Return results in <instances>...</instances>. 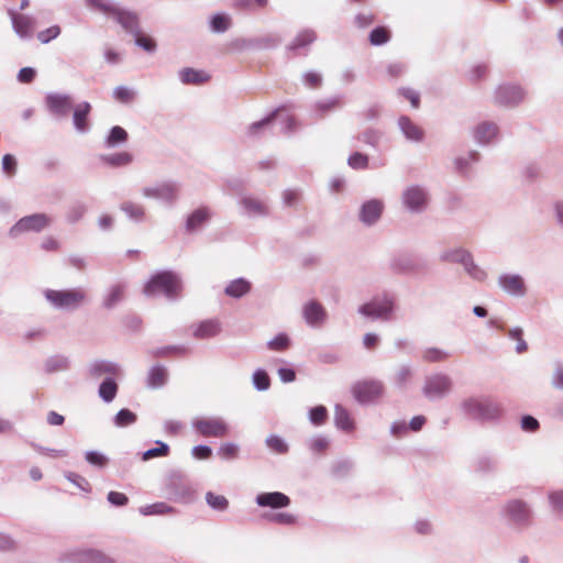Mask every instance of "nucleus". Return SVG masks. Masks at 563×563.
<instances>
[{"label":"nucleus","instance_id":"aec40b11","mask_svg":"<svg viewBox=\"0 0 563 563\" xmlns=\"http://www.w3.org/2000/svg\"><path fill=\"white\" fill-rule=\"evenodd\" d=\"M112 16L126 32L133 35L140 33L139 15L135 12L117 7Z\"/></svg>","mask_w":563,"mask_h":563},{"label":"nucleus","instance_id":"603ef678","mask_svg":"<svg viewBox=\"0 0 563 563\" xmlns=\"http://www.w3.org/2000/svg\"><path fill=\"white\" fill-rule=\"evenodd\" d=\"M172 511L173 508L166 503H155L140 508V512L143 516L165 515Z\"/></svg>","mask_w":563,"mask_h":563},{"label":"nucleus","instance_id":"39448f33","mask_svg":"<svg viewBox=\"0 0 563 563\" xmlns=\"http://www.w3.org/2000/svg\"><path fill=\"white\" fill-rule=\"evenodd\" d=\"M453 387L452 378L444 373H434L426 376L422 395L433 401L439 400L448 396Z\"/></svg>","mask_w":563,"mask_h":563},{"label":"nucleus","instance_id":"9b49d317","mask_svg":"<svg viewBox=\"0 0 563 563\" xmlns=\"http://www.w3.org/2000/svg\"><path fill=\"white\" fill-rule=\"evenodd\" d=\"M276 119H279V125H280L279 130L282 133H289V132L294 131V129H295L294 118L288 114L278 115L277 111H274L268 117H266L257 122L252 123L249 126V132H247L249 135H251V136L258 135L263 129L271 126Z\"/></svg>","mask_w":563,"mask_h":563},{"label":"nucleus","instance_id":"de8ad7c7","mask_svg":"<svg viewBox=\"0 0 563 563\" xmlns=\"http://www.w3.org/2000/svg\"><path fill=\"white\" fill-rule=\"evenodd\" d=\"M231 25V19L223 13H217L211 18L210 27L216 33L225 32Z\"/></svg>","mask_w":563,"mask_h":563},{"label":"nucleus","instance_id":"052dcab7","mask_svg":"<svg viewBox=\"0 0 563 563\" xmlns=\"http://www.w3.org/2000/svg\"><path fill=\"white\" fill-rule=\"evenodd\" d=\"M449 357V353L438 347H429L423 351L422 358L426 362H442Z\"/></svg>","mask_w":563,"mask_h":563},{"label":"nucleus","instance_id":"cd10ccee","mask_svg":"<svg viewBox=\"0 0 563 563\" xmlns=\"http://www.w3.org/2000/svg\"><path fill=\"white\" fill-rule=\"evenodd\" d=\"M398 126L401 130L405 137L412 142H421L423 139V131L410 118L401 115L398 119Z\"/></svg>","mask_w":563,"mask_h":563},{"label":"nucleus","instance_id":"a878e982","mask_svg":"<svg viewBox=\"0 0 563 563\" xmlns=\"http://www.w3.org/2000/svg\"><path fill=\"white\" fill-rule=\"evenodd\" d=\"M302 312L306 322L312 327L321 324L327 316L323 307L316 301L306 303Z\"/></svg>","mask_w":563,"mask_h":563},{"label":"nucleus","instance_id":"0e129e2a","mask_svg":"<svg viewBox=\"0 0 563 563\" xmlns=\"http://www.w3.org/2000/svg\"><path fill=\"white\" fill-rule=\"evenodd\" d=\"M267 346L272 351H285L289 346V338L285 333H279L267 342Z\"/></svg>","mask_w":563,"mask_h":563},{"label":"nucleus","instance_id":"f704fd0d","mask_svg":"<svg viewBox=\"0 0 563 563\" xmlns=\"http://www.w3.org/2000/svg\"><path fill=\"white\" fill-rule=\"evenodd\" d=\"M100 159L111 167H122L130 165L133 161V156L129 152H120L108 155H101Z\"/></svg>","mask_w":563,"mask_h":563},{"label":"nucleus","instance_id":"5fc2aeb1","mask_svg":"<svg viewBox=\"0 0 563 563\" xmlns=\"http://www.w3.org/2000/svg\"><path fill=\"white\" fill-rule=\"evenodd\" d=\"M86 5L92 10L100 11L106 14H111L114 12L117 5L109 0H85Z\"/></svg>","mask_w":563,"mask_h":563},{"label":"nucleus","instance_id":"bf43d9fd","mask_svg":"<svg viewBox=\"0 0 563 563\" xmlns=\"http://www.w3.org/2000/svg\"><path fill=\"white\" fill-rule=\"evenodd\" d=\"M347 165L353 169H366L368 167V156L354 152L347 158Z\"/></svg>","mask_w":563,"mask_h":563},{"label":"nucleus","instance_id":"79ce46f5","mask_svg":"<svg viewBox=\"0 0 563 563\" xmlns=\"http://www.w3.org/2000/svg\"><path fill=\"white\" fill-rule=\"evenodd\" d=\"M471 253L464 249L446 250L440 254V260L448 263L464 264Z\"/></svg>","mask_w":563,"mask_h":563},{"label":"nucleus","instance_id":"393cba45","mask_svg":"<svg viewBox=\"0 0 563 563\" xmlns=\"http://www.w3.org/2000/svg\"><path fill=\"white\" fill-rule=\"evenodd\" d=\"M211 218V211L207 207H201L192 211L186 220V231L191 233L200 229Z\"/></svg>","mask_w":563,"mask_h":563},{"label":"nucleus","instance_id":"9d476101","mask_svg":"<svg viewBox=\"0 0 563 563\" xmlns=\"http://www.w3.org/2000/svg\"><path fill=\"white\" fill-rule=\"evenodd\" d=\"M352 391L360 404H369L383 396L384 385L379 380L358 382L353 386Z\"/></svg>","mask_w":563,"mask_h":563},{"label":"nucleus","instance_id":"c03bdc74","mask_svg":"<svg viewBox=\"0 0 563 563\" xmlns=\"http://www.w3.org/2000/svg\"><path fill=\"white\" fill-rule=\"evenodd\" d=\"M382 136H383L382 131H379L377 129L368 128L365 131H363L362 133H360L356 137L358 141H361L372 147H377L382 140Z\"/></svg>","mask_w":563,"mask_h":563},{"label":"nucleus","instance_id":"f03ea898","mask_svg":"<svg viewBox=\"0 0 563 563\" xmlns=\"http://www.w3.org/2000/svg\"><path fill=\"white\" fill-rule=\"evenodd\" d=\"M181 290L179 276L170 271L155 274L145 285L144 294L154 297L163 294L168 299H174Z\"/></svg>","mask_w":563,"mask_h":563},{"label":"nucleus","instance_id":"774afa93","mask_svg":"<svg viewBox=\"0 0 563 563\" xmlns=\"http://www.w3.org/2000/svg\"><path fill=\"white\" fill-rule=\"evenodd\" d=\"M86 461L97 467H104L108 464V457L98 451H87Z\"/></svg>","mask_w":563,"mask_h":563},{"label":"nucleus","instance_id":"dca6fc26","mask_svg":"<svg viewBox=\"0 0 563 563\" xmlns=\"http://www.w3.org/2000/svg\"><path fill=\"white\" fill-rule=\"evenodd\" d=\"M384 207L380 199H369L363 202L358 212L360 221L367 227L374 225L380 219Z\"/></svg>","mask_w":563,"mask_h":563},{"label":"nucleus","instance_id":"6e6d98bb","mask_svg":"<svg viewBox=\"0 0 563 563\" xmlns=\"http://www.w3.org/2000/svg\"><path fill=\"white\" fill-rule=\"evenodd\" d=\"M156 446L145 451L142 455L143 461H148L156 456H166L169 453V446L162 441L155 442Z\"/></svg>","mask_w":563,"mask_h":563},{"label":"nucleus","instance_id":"864d4df0","mask_svg":"<svg viewBox=\"0 0 563 563\" xmlns=\"http://www.w3.org/2000/svg\"><path fill=\"white\" fill-rule=\"evenodd\" d=\"M265 442L267 448L274 451L275 453L285 454L288 452V444L279 435L271 434L269 437L266 438Z\"/></svg>","mask_w":563,"mask_h":563},{"label":"nucleus","instance_id":"4d7b16f0","mask_svg":"<svg viewBox=\"0 0 563 563\" xmlns=\"http://www.w3.org/2000/svg\"><path fill=\"white\" fill-rule=\"evenodd\" d=\"M478 158L479 155L477 152H470L466 156L455 159V168L459 173L466 175L468 165L477 162Z\"/></svg>","mask_w":563,"mask_h":563},{"label":"nucleus","instance_id":"13d9d810","mask_svg":"<svg viewBox=\"0 0 563 563\" xmlns=\"http://www.w3.org/2000/svg\"><path fill=\"white\" fill-rule=\"evenodd\" d=\"M264 518L282 526H292L297 521L294 515L287 512L267 514Z\"/></svg>","mask_w":563,"mask_h":563},{"label":"nucleus","instance_id":"4be33fe9","mask_svg":"<svg viewBox=\"0 0 563 563\" xmlns=\"http://www.w3.org/2000/svg\"><path fill=\"white\" fill-rule=\"evenodd\" d=\"M498 135V126L494 122H481L473 131V137L481 145L490 144Z\"/></svg>","mask_w":563,"mask_h":563},{"label":"nucleus","instance_id":"e2e57ef3","mask_svg":"<svg viewBox=\"0 0 563 563\" xmlns=\"http://www.w3.org/2000/svg\"><path fill=\"white\" fill-rule=\"evenodd\" d=\"M548 498L552 510L563 516V489L549 493Z\"/></svg>","mask_w":563,"mask_h":563},{"label":"nucleus","instance_id":"f8f14e48","mask_svg":"<svg viewBox=\"0 0 563 563\" xmlns=\"http://www.w3.org/2000/svg\"><path fill=\"white\" fill-rule=\"evenodd\" d=\"M317 40V34L311 29H305L298 32L294 40L286 46L288 57L307 56L309 45Z\"/></svg>","mask_w":563,"mask_h":563},{"label":"nucleus","instance_id":"7c9ffc66","mask_svg":"<svg viewBox=\"0 0 563 563\" xmlns=\"http://www.w3.org/2000/svg\"><path fill=\"white\" fill-rule=\"evenodd\" d=\"M220 332V324L217 320H205L200 322L194 331L197 339H209L216 336Z\"/></svg>","mask_w":563,"mask_h":563},{"label":"nucleus","instance_id":"6ab92c4d","mask_svg":"<svg viewBox=\"0 0 563 563\" xmlns=\"http://www.w3.org/2000/svg\"><path fill=\"white\" fill-rule=\"evenodd\" d=\"M498 285L507 294L522 297L526 294L523 278L518 274H503L498 278Z\"/></svg>","mask_w":563,"mask_h":563},{"label":"nucleus","instance_id":"5701e85b","mask_svg":"<svg viewBox=\"0 0 563 563\" xmlns=\"http://www.w3.org/2000/svg\"><path fill=\"white\" fill-rule=\"evenodd\" d=\"M91 111V106L87 101L76 104L73 113V123L77 132L86 133L89 131L88 115Z\"/></svg>","mask_w":563,"mask_h":563},{"label":"nucleus","instance_id":"e433bc0d","mask_svg":"<svg viewBox=\"0 0 563 563\" xmlns=\"http://www.w3.org/2000/svg\"><path fill=\"white\" fill-rule=\"evenodd\" d=\"M117 393H118V384L115 383V380L113 378H106L99 386V390H98V394H99V397L104 401V402H111L115 396H117Z\"/></svg>","mask_w":563,"mask_h":563},{"label":"nucleus","instance_id":"69168bd1","mask_svg":"<svg viewBox=\"0 0 563 563\" xmlns=\"http://www.w3.org/2000/svg\"><path fill=\"white\" fill-rule=\"evenodd\" d=\"M218 454L224 460H233L239 455V446L235 443L227 442L220 445Z\"/></svg>","mask_w":563,"mask_h":563},{"label":"nucleus","instance_id":"c9c22d12","mask_svg":"<svg viewBox=\"0 0 563 563\" xmlns=\"http://www.w3.org/2000/svg\"><path fill=\"white\" fill-rule=\"evenodd\" d=\"M119 372L118 364L109 361H96L89 367V373L93 377H99L102 374L115 375Z\"/></svg>","mask_w":563,"mask_h":563},{"label":"nucleus","instance_id":"a211bd4d","mask_svg":"<svg viewBox=\"0 0 563 563\" xmlns=\"http://www.w3.org/2000/svg\"><path fill=\"white\" fill-rule=\"evenodd\" d=\"M239 206L242 209V213L247 217H266L269 214L267 202L252 196L242 197Z\"/></svg>","mask_w":563,"mask_h":563},{"label":"nucleus","instance_id":"680f3d73","mask_svg":"<svg viewBox=\"0 0 563 563\" xmlns=\"http://www.w3.org/2000/svg\"><path fill=\"white\" fill-rule=\"evenodd\" d=\"M328 418V410L324 406H317L310 409L309 420L314 426H322Z\"/></svg>","mask_w":563,"mask_h":563},{"label":"nucleus","instance_id":"473e14b6","mask_svg":"<svg viewBox=\"0 0 563 563\" xmlns=\"http://www.w3.org/2000/svg\"><path fill=\"white\" fill-rule=\"evenodd\" d=\"M189 353V349L185 345H167L163 347H156L148 351V354L154 357H167L170 355L185 356Z\"/></svg>","mask_w":563,"mask_h":563},{"label":"nucleus","instance_id":"ddd939ff","mask_svg":"<svg viewBox=\"0 0 563 563\" xmlns=\"http://www.w3.org/2000/svg\"><path fill=\"white\" fill-rule=\"evenodd\" d=\"M45 106L52 115L60 119L68 115L73 108V99L66 93L51 92L45 97Z\"/></svg>","mask_w":563,"mask_h":563},{"label":"nucleus","instance_id":"4c0bfd02","mask_svg":"<svg viewBox=\"0 0 563 563\" xmlns=\"http://www.w3.org/2000/svg\"><path fill=\"white\" fill-rule=\"evenodd\" d=\"M334 423L336 428L343 431H351L353 429V421L350 418V413L341 405H336L334 408Z\"/></svg>","mask_w":563,"mask_h":563},{"label":"nucleus","instance_id":"ea45409f","mask_svg":"<svg viewBox=\"0 0 563 563\" xmlns=\"http://www.w3.org/2000/svg\"><path fill=\"white\" fill-rule=\"evenodd\" d=\"M70 361L65 355H54L46 360L45 362V372L54 373L62 372L69 368Z\"/></svg>","mask_w":563,"mask_h":563},{"label":"nucleus","instance_id":"37998d69","mask_svg":"<svg viewBox=\"0 0 563 563\" xmlns=\"http://www.w3.org/2000/svg\"><path fill=\"white\" fill-rule=\"evenodd\" d=\"M207 505L216 511H225L229 508V500L223 495H217L212 492L206 494Z\"/></svg>","mask_w":563,"mask_h":563},{"label":"nucleus","instance_id":"49530a36","mask_svg":"<svg viewBox=\"0 0 563 563\" xmlns=\"http://www.w3.org/2000/svg\"><path fill=\"white\" fill-rule=\"evenodd\" d=\"M463 267L465 272L476 280H484L487 276L486 272L474 262L472 254L467 256Z\"/></svg>","mask_w":563,"mask_h":563},{"label":"nucleus","instance_id":"423d86ee","mask_svg":"<svg viewBox=\"0 0 563 563\" xmlns=\"http://www.w3.org/2000/svg\"><path fill=\"white\" fill-rule=\"evenodd\" d=\"M192 428L205 438H224L230 432V426L221 417L197 418Z\"/></svg>","mask_w":563,"mask_h":563},{"label":"nucleus","instance_id":"6e6552de","mask_svg":"<svg viewBox=\"0 0 563 563\" xmlns=\"http://www.w3.org/2000/svg\"><path fill=\"white\" fill-rule=\"evenodd\" d=\"M145 198L156 199L167 205H174L179 195V185L175 181H162L142 189Z\"/></svg>","mask_w":563,"mask_h":563},{"label":"nucleus","instance_id":"a19ab883","mask_svg":"<svg viewBox=\"0 0 563 563\" xmlns=\"http://www.w3.org/2000/svg\"><path fill=\"white\" fill-rule=\"evenodd\" d=\"M126 141L128 132L123 128L115 125L110 130L104 143L107 147L111 148L121 145Z\"/></svg>","mask_w":563,"mask_h":563},{"label":"nucleus","instance_id":"a18cd8bd","mask_svg":"<svg viewBox=\"0 0 563 563\" xmlns=\"http://www.w3.org/2000/svg\"><path fill=\"white\" fill-rule=\"evenodd\" d=\"M369 43L374 46H380L389 42L390 32L384 26H377L369 33Z\"/></svg>","mask_w":563,"mask_h":563},{"label":"nucleus","instance_id":"2eb2a0df","mask_svg":"<svg viewBox=\"0 0 563 563\" xmlns=\"http://www.w3.org/2000/svg\"><path fill=\"white\" fill-rule=\"evenodd\" d=\"M526 92L517 85H501L495 91V101L500 106L514 107L525 99Z\"/></svg>","mask_w":563,"mask_h":563},{"label":"nucleus","instance_id":"4468645a","mask_svg":"<svg viewBox=\"0 0 563 563\" xmlns=\"http://www.w3.org/2000/svg\"><path fill=\"white\" fill-rule=\"evenodd\" d=\"M402 202L411 212H422L428 205V192L420 186H410L402 194Z\"/></svg>","mask_w":563,"mask_h":563},{"label":"nucleus","instance_id":"f3484780","mask_svg":"<svg viewBox=\"0 0 563 563\" xmlns=\"http://www.w3.org/2000/svg\"><path fill=\"white\" fill-rule=\"evenodd\" d=\"M69 563H114L112 559L98 550H75L66 554Z\"/></svg>","mask_w":563,"mask_h":563},{"label":"nucleus","instance_id":"09e8293b","mask_svg":"<svg viewBox=\"0 0 563 563\" xmlns=\"http://www.w3.org/2000/svg\"><path fill=\"white\" fill-rule=\"evenodd\" d=\"M137 417L134 412L129 409H121L113 418V423L119 428H124L133 424Z\"/></svg>","mask_w":563,"mask_h":563},{"label":"nucleus","instance_id":"20e7f679","mask_svg":"<svg viewBox=\"0 0 563 563\" xmlns=\"http://www.w3.org/2000/svg\"><path fill=\"white\" fill-rule=\"evenodd\" d=\"M462 409L471 419L479 421L497 420L503 413L500 405L489 398L466 399Z\"/></svg>","mask_w":563,"mask_h":563},{"label":"nucleus","instance_id":"58836bf2","mask_svg":"<svg viewBox=\"0 0 563 563\" xmlns=\"http://www.w3.org/2000/svg\"><path fill=\"white\" fill-rule=\"evenodd\" d=\"M498 462L492 455H481L474 462V471L477 473H492L497 470Z\"/></svg>","mask_w":563,"mask_h":563},{"label":"nucleus","instance_id":"72a5a7b5","mask_svg":"<svg viewBox=\"0 0 563 563\" xmlns=\"http://www.w3.org/2000/svg\"><path fill=\"white\" fill-rule=\"evenodd\" d=\"M169 495L176 501L186 500L191 496L190 486L180 478L174 479L168 487Z\"/></svg>","mask_w":563,"mask_h":563},{"label":"nucleus","instance_id":"c756f323","mask_svg":"<svg viewBox=\"0 0 563 563\" xmlns=\"http://www.w3.org/2000/svg\"><path fill=\"white\" fill-rule=\"evenodd\" d=\"M251 290V283L245 278H236L231 280L224 289L227 296L232 298H241Z\"/></svg>","mask_w":563,"mask_h":563},{"label":"nucleus","instance_id":"8fccbe9b","mask_svg":"<svg viewBox=\"0 0 563 563\" xmlns=\"http://www.w3.org/2000/svg\"><path fill=\"white\" fill-rule=\"evenodd\" d=\"M252 383L258 391L267 390L271 386V378L266 371L258 368L253 373Z\"/></svg>","mask_w":563,"mask_h":563},{"label":"nucleus","instance_id":"f257e3e1","mask_svg":"<svg viewBox=\"0 0 563 563\" xmlns=\"http://www.w3.org/2000/svg\"><path fill=\"white\" fill-rule=\"evenodd\" d=\"M48 303L58 310L74 311L88 301V294L82 287L68 289H45L43 292Z\"/></svg>","mask_w":563,"mask_h":563},{"label":"nucleus","instance_id":"b1692460","mask_svg":"<svg viewBox=\"0 0 563 563\" xmlns=\"http://www.w3.org/2000/svg\"><path fill=\"white\" fill-rule=\"evenodd\" d=\"M12 25L16 34L21 37H30L33 31V19L29 15L18 14L9 10Z\"/></svg>","mask_w":563,"mask_h":563},{"label":"nucleus","instance_id":"7ed1b4c3","mask_svg":"<svg viewBox=\"0 0 563 563\" xmlns=\"http://www.w3.org/2000/svg\"><path fill=\"white\" fill-rule=\"evenodd\" d=\"M395 299L388 294L373 297L368 302L361 305L357 312L372 321H390L394 319Z\"/></svg>","mask_w":563,"mask_h":563},{"label":"nucleus","instance_id":"338daca9","mask_svg":"<svg viewBox=\"0 0 563 563\" xmlns=\"http://www.w3.org/2000/svg\"><path fill=\"white\" fill-rule=\"evenodd\" d=\"M329 446V440L323 435H317L308 441V448L312 453H321Z\"/></svg>","mask_w":563,"mask_h":563},{"label":"nucleus","instance_id":"412c9836","mask_svg":"<svg viewBox=\"0 0 563 563\" xmlns=\"http://www.w3.org/2000/svg\"><path fill=\"white\" fill-rule=\"evenodd\" d=\"M255 501L260 507L279 509L288 507L290 504V498L280 492H271L258 494Z\"/></svg>","mask_w":563,"mask_h":563},{"label":"nucleus","instance_id":"0eeeda50","mask_svg":"<svg viewBox=\"0 0 563 563\" xmlns=\"http://www.w3.org/2000/svg\"><path fill=\"white\" fill-rule=\"evenodd\" d=\"M505 517L516 527L527 528L532 522V510L527 503L520 499H512L503 508Z\"/></svg>","mask_w":563,"mask_h":563},{"label":"nucleus","instance_id":"2f4dec72","mask_svg":"<svg viewBox=\"0 0 563 563\" xmlns=\"http://www.w3.org/2000/svg\"><path fill=\"white\" fill-rule=\"evenodd\" d=\"M179 78L185 85H200L208 81L209 76L202 70L188 67L179 71Z\"/></svg>","mask_w":563,"mask_h":563},{"label":"nucleus","instance_id":"1a4fd4ad","mask_svg":"<svg viewBox=\"0 0 563 563\" xmlns=\"http://www.w3.org/2000/svg\"><path fill=\"white\" fill-rule=\"evenodd\" d=\"M51 223V219L45 213H34L21 218L11 229L9 235L16 238L25 232H41Z\"/></svg>","mask_w":563,"mask_h":563},{"label":"nucleus","instance_id":"bb28decb","mask_svg":"<svg viewBox=\"0 0 563 563\" xmlns=\"http://www.w3.org/2000/svg\"><path fill=\"white\" fill-rule=\"evenodd\" d=\"M168 379V372L163 365L156 364L152 366L147 373L146 386L152 389H157L166 385Z\"/></svg>","mask_w":563,"mask_h":563},{"label":"nucleus","instance_id":"3c124183","mask_svg":"<svg viewBox=\"0 0 563 563\" xmlns=\"http://www.w3.org/2000/svg\"><path fill=\"white\" fill-rule=\"evenodd\" d=\"M120 208L131 220L141 221L144 218V208L141 205L128 201L123 202Z\"/></svg>","mask_w":563,"mask_h":563},{"label":"nucleus","instance_id":"c85d7f7f","mask_svg":"<svg viewBox=\"0 0 563 563\" xmlns=\"http://www.w3.org/2000/svg\"><path fill=\"white\" fill-rule=\"evenodd\" d=\"M125 285L122 283H118L111 285L102 299V306L106 309L114 308L119 302H121L124 298Z\"/></svg>","mask_w":563,"mask_h":563}]
</instances>
